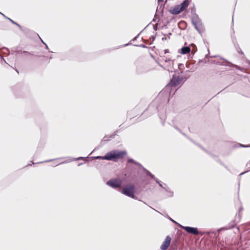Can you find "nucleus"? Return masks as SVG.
<instances>
[{
	"label": "nucleus",
	"instance_id": "nucleus-1",
	"mask_svg": "<svg viewBox=\"0 0 250 250\" xmlns=\"http://www.w3.org/2000/svg\"><path fill=\"white\" fill-rule=\"evenodd\" d=\"M126 154V151L125 150L114 149L108 152L103 156H97L91 157V158L93 159L106 160L117 162L118 160L124 158Z\"/></svg>",
	"mask_w": 250,
	"mask_h": 250
},
{
	"label": "nucleus",
	"instance_id": "nucleus-2",
	"mask_svg": "<svg viewBox=\"0 0 250 250\" xmlns=\"http://www.w3.org/2000/svg\"><path fill=\"white\" fill-rule=\"evenodd\" d=\"M127 163H132L135 165L138 166L140 167H141L142 170L146 173V175L149 176L151 179L155 180V181L158 184L159 186L161 187L162 188L166 189L167 184H162L161 181L158 180L157 178L155 177V175L153 174H152L148 170L146 169L145 167H144L139 162L135 161L132 158H129L127 160Z\"/></svg>",
	"mask_w": 250,
	"mask_h": 250
},
{
	"label": "nucleus",
	"instance_id": "nucleus-3",
	"mask_svg": "<svg viewBox=\"0 0 250 250\" xmlns=\"http://www.w3.org/2000/svg\"><path fill=\"white\" fill-rule=\"evenodd\" d=\"M191 0H184L180 4L171 7L169 10V12L173 15H176L181 12L186 10Z\"/></svg>",
	"mask_w": 250,
	"mask_h": 250
},
{
	"label": "nucleus",
	"instance_id": "nucleus-4",
	"mask_svg": "<svg viewBox=\"0 0 250 250\" xmlns=\"http://www.w3.org/2000/svg\"><path fill=\"white\" fill-rule=\"evenodd\" d=\"M121 193L129 197L134 199L135 187L133 184H127L121 190Z\"/></svg>",
	"mask_w": 250,
	"mask_h": 250
},
{
	"label": "nucleus",
	"instance_id": "nucleus-5",
	"mask_svg": "<svg viewBox=\"0 0 250 250\" xmlns=\"http://www.w3.org/2000/svg\"><path fill=\"white\" fill-rule=\"evenodd\" d=\"M179 225L180 226L181 228H182L184 230H185L186 232H187L188 233L193 234V235H203L205 234L209 235L211 232L210 231H205L204 232H200L198 231L197 228L188 227V226H183L180 224H179Z\"/></svg>",
	"mask_w": 250,
	"mask_h": 250
},
{
	"label": "nucleus",
	"instance_id": "nucleus-6",
	"mask_svg": "<svg viewBox=\"0 0 250 250\" xmlns=\"http://www.w3.org/2000/svg\"><path fill=\"white\" fill-rule=\"evenodd\" d=\"M106 184L113 188H117L122 186V181L119 178H112L107 181Z\"/></svg>",
	"mask_w": 250,
	"mask_h": 250
},
{
	"label": "nucleus",
	"instance_id": "nucleus-7",
	"mask_svg": "<svg viewBox=\"0 0 250 250\" xmlns=\"http://www.w3.org/2000/svg\"><path fill=\"white\" fill-rule=\"evenodd\" d=\"M183 79V77L182 76H176V75H173L168 84L172 87L177 86L180 83Z\"/></svg>",
	"mask_w": 250,
	"mask_h": 250
},
{
	"label": "nucleus",
	"instance_id": "nucleus-8",
	"mask_svg": "<svg viewBox=\"0 0 250 250\" xmlns=\"http://www.w3.org/2000/svg\"><path fill=\"white\" fill-rule=\"evenodd\" d=\"M211 57H212V58L219 57L221 60H222L224 61L225 62L229 63V64L228 65L230 67H234V68H236L237 69H240V67L238 65L234 64H233L232 63H231L230 62L228 61L227 60H226L225 58H222V57H220L219 56H217V55L213 56H211ZM216 64H218V65H225V66H227L228 65L227 64L224 63L223 62H216Z\"/></svg>",
	"mask_w": 250,
	"mask_h": 250
},
{
	"label": "nucleus",
	"instance_id": "nucleus-9",
	"mask_svg": "<svg viewBox=\"0 0 250 250\" xmlns=\"http://www.w3.org/2000/svg\"><path fill=\"white\" fill-rule=\"evenodd\" d=\"M171 240V237L169 235L167 236L160 247L161 249L162 250H167L170 244Z\"/></svg>",
	"mask_w": 250,
	"mask_h": 250
},
{
	"label": "nucleus",
	"instance_id": "nucleus-10",
	"mask_svg": "<svg viewBox=\"0 0 250 250\" xmlns=\"http://www.w3.org/2000/svg\"><path fill=\"white\" fill-rule=\"evenodd\" d=\"M187 43L185 42L184 46L179 50L178 53L183 55H185L189 53L191 51V48L189 46H187Z\"/></svg>",
	"mask_w": 250,
	"mask_h": 250
},
{
	"label": "nucleus",
	"instance_id": "nucleus-11",
	"mask_svg": "<svg viewBox=\"0 0 250 250\" xmlns=\"http://www.w3.org/2000/svg\"><path fill=\"white\" fill-rule=\"evenodd\" d=\"M235 226V224L234 222L232 221L228 225L218 229H217L218 234L222 230H228L229 229H231L233 228V227H234Z\"/></svg>",
	"mask_w": 250,
	"mask_h": 250
},
{
	"label": "nucleus",
	"instance_id": "nucleus-12",
	"mask_svg": "<svg viewBox=\"0 0 250 250\" xmlns=\"http://www.w3.org/2000/svg\"><path fill=\"white\" fill-rule=\"evenodd\" d=\"M118 131H116L114 132V133H113L111 135H108V136H105L103 140H102V142H107L108 141L110 140L111 139H113L115 138V136L117 135V133Z\"/></svg>",
	"mask_w": 250,
	"mask_h": 250
},
{
	"label": "nucleus",
	"instance_id": "nucleus-13",
	"mask_svg": "<svg viewBox=\"0 0 250 250\" xmlns=\"http://www.w3.org/2000/svg\"><path fill=\"white\" fill-rule=\"evenodd\" d=\"M191 21H193V22H198L199 25H201L202 22L201 20L200 19L199 16L197 14H194V15H192L191 17Z\"/></svg>",
	"mask_w": 250,
	"mask_h": 250
},
{
	"label": "nucleus",
	"instance_id": "nucleus-14",
	"mask_svg": "<svg viewBox=\"0 0 250 250\" xmlns=\"http://www.w3.org/2000/svg\"><path fill=\"white\" fill-rule=\"evenodd\" d=\"M0 14L5 19H6L9 20V21H10L11 23H12L13 24L17 25L21 30H22V27L19 23H17L16 22H15V21H14L13 20H12L10 18L6 17L4 14L2 13L1 12H0Z\"/></svg>",
	"mask_w": 250,
	"mask_h": 250
},
{
	"label": "nucleus",
	"instance_id": "nucleus-15",
	"mask_svg": "<svg viewBox=\"0 0 250 250\" xmlns=\"http://www.w3.org/2000/svg\"><path fill=\"white\" fill-rule=\"evenodd\" d=\"M189 46L191 48L190 52H191L192 56H193L194 55V54L197 51V47H196V45L194 44V43H191V44H190V45ZM191 57L192 58V57Z\"/></svg>",
	"mask_w": 250,
	"mask_h": 250
},
{
	"label": "nucleus",
	"instance_id": "nucleus-16",
	"mask_svg": "<svg viewBox=\"0 0 250 250\" xmlns=\"http://www.w3.org/2000/svg\"><path fill=\"white\" fill-rule=\"evenodd\" d=\"M196 145H197L199 147H200L204 151L206 152L207 154H208L209 155L211 156V157H216L214 155L212 154L211 153H210L208 150H207L206 148L202 146L201 145L199 144H195Z\"/></svg>",
	"mask_w": 250,
	"mask_h": 250
},
{
	"label": "nucleus",
	"instance_id": "nucleus-17",
	"mask_svg": "<svg viewBox=\"0 0 250 250\" xmlns=\"http://www.w3.org/2000/svg\"><path fill=\"white\" fill-rule=\"evenodd\" d=\"M166 2H165V3H162L161 4H159V5L158 6V7L157 8L156 12L158 11V10H160L161 11V12L162 13H163V11L164 9V6H165Z\"/></svg>",
	"mask_w": 250,
	"mask_h": 250
},
{
	"label": "nucleus",
	"instance_id": "nucleus-18",
	"mask_svg": "<svg viewBox=\"0 0 250 250\" xmlns=\"http://www.w3.org/2000/svg\"><path fill=\"white\" fill-rule=\"evenodd\" d=\"M202 28V25H198L197 26H195V29L201 35L202 34V31H203Z\"/></svg>",
	"mask_w": 250,
	"mask_h": 250
},
{
	"label": "nucleus",
	"instance_id": "nucleus-19",
	"mask_svg": "<svg viewBox=\"0 0 250 250\" xmlns=\"http://www.w3.org/2000/svg\"><path fill=\"white\" fill-rule=\"evenodd\" d=\"M166 191L168 193V197H171L173 196V192L171 191L170 190H169L168 188H167L165 189Z\"/></svg>",
	"mask_w": 250,
	"mask_h": 250
},
{
	"label": "nucleus",
	"instance_id": "nucleus-20",
	"mask_svg": "<svg viewBox=\"0 0 250 250\" xmlns=\"http://www.w3.org/2000/svg\"><path fill=\"white\" fill-rule=\"evenodd\" d=\"M194 14H196V8L194 6H193L191 8V15H194Z\"/></svg>",
	"mask_w": 250,
	"mask_h": 250
},
{
	"label": "nucleus",
	"instance_id": "nucleus-21",
	"mask_svg": "<svg viewBox=\"0 0 250 250\" xmlns=\"http://www.w3.org/2000/svg\"><path fill=\"white\" fill-rule=\"evenodd\" d=\"M24 56H28V55H33L32 54H31L30 52L26 51H23V54Z\"/></svg>",
	"mask_w": 250,
	"mask_h": 250
},
{
	"label": "nucleus",
	"instance_id": "nucleus-22",
	"mask_svg": "<svg viewBox=\"0 0 250 250\" xmlns=\"http://www.w3.org/2000/svg\"><path fill=\"white\" fill-rule=\"evenodd\" d=\"M22 54H23V51H22V50H17L15 51L16 55H21Z\"/></svg>",
	"mask_w": 250,
	"mask_h": 250
},
{
	"label": "nucleus",
	"instance_id": "nucleus-23",
	"mask_svg": "<svg viewBox=\"0 0 250 250\" xmlns=\"http://www.w3.org/2000/svg\"><path fill=\"white\" fill-rule=\"evenodd\" d=\"M134 45L136 46L144 48H148V47L146 46V45H145L144 44H140V45Z\"/></svg>",
	"mask_w": 250,
	"mask_h": 250
},
{
	"label": "nucleus",
	"instance_id": "nucleus-24",
	"mask_svg": "<svg viewBox=\"0 0 250 250\" xmlns=\"http://www.w3.org/2000/svg\"><path fill=\"white\" fill-rule=\"evenodd\" d=\"M237 145L239 146L242 147H250V144L249 145H242V144H238Z\"/></svg>",
	"mask_w": 250,
	"mask_h": 250
},
{
	"label": "nucleus",
	"instance_id": "nucleus-25",
	"mask_svg": "<svg viewBox=\"0 0 250 250\" xmlns=\"http://www.w3.org/2000/svg\"><path fill=\"white\" fill-rule=\"evenodd\" d=\"M218 163H219L221 165L223 166L224 167H225L226 168L228 169V167L227 166H225L224 164H223V163L220 161L219 159H216V160Z\"/></svg>",
	"mask_w": 250,
	"mask_h": 250
},
{
	"label": "nucleus",
	"instance_id": "nucleus-26",
	"mask_svg": "<svg viewBox=\"0 0 250 250\" xmlns=\"http://www.w3.org/2000/svg\"><path fill=\"white\" fill-rule=\"evenodd\" d=\"M174 127L178 131H179L180 133H182L183 135H184V136H186V134L184 133H182V131L181 130V129L180 128H179L177 126H174Z\"/></svg>",
	"mask_w": 250,
	"mask_h": 250
},
{
	"label": "nucleus",
	"instance_id": "nucleus-27",
	"mask_svg": "<svg viewBox=\"0 0 250 250\" xmlns=\"http://www.w3.org/2000/svg\"><path fill=\"white\" fill-rule=\"evenodd\" d=\"M149 40L152 41V42L150 43V44H152L153 42L155 40V37L154 36H151L150 37Z\"/></svg>",
	"mask_w": 250,
	"mask_h": 250
},
{
	"label": "nucleus",
	"instance_id": "nucleus-28",
	"mask_svg": "<svg viewBox=\"0 0 250 250\" xmlns=\"http://www.w3.org/2000/svg\"><path fill=\"white\" fill-rule=\"evenodd\" d=\"M87 158V157H80L77 158H76L75 160H84Z\"/></svg>",
	"mask_w": 250,
	"mask_h": 250
},
{
	"label": "nucleus",
	"instance_id": "nucleus-29",
	"mask_svg": "<svg viewBox=\"0 0 250 250\" xmlns=\"http://www.w3.org/2000/svg\"><path fill=\"white\" fill-rule=\"evenodd\" d=\"M191 23L192 24V25L194 26V28H195V26H197L198 25H199V23L198 22H193V21H191Z\"/></svg>",
	"mask_w": 250,
	"mask_h": 250
},
{
	"label": "nucleus",
	"instance_id": "nucleus-30",
	"mask_svg": "<svg viewBox=\"0 0 250 250\" xmlns=\"http://www.w3.org/2000/svg\"><path fill=\"white\" fill-rule=\"evenodd\" d=\"M249 165H250V163H248L247 165V166H249ZM249 171H250V169L249 170L245 171H244L243 172H242L240 175H242L244 174V173H246V172H248Z\"/></svg>",
	"mask_w": 250,
	"mask_h": 250
},
{
	"label": "nucleus",
	"instance_id": "nucleus-31",
	"mask_svg": "<svg viewBox=\"0 0 250 250\" xmlns=\"http://www.w3.org/2000/svg\"><path fill=\"white\" fill-rule=\"evenodd\" d=\"M154 103H153V104H151L150 105H149L148 106V107H147V108L146 109V110H149V109H150L152 106H153V104H154Z\"/></svg>",
	"mask_w": 250,
	"mask_h": 250
},
{
	"label": "nucleus",
	"instance_id": "nucleus-32",
	"mask_svg": "<svg viewBox=\"0 0 250 250\" xmlns=\"http://www.w3.org/2000/svg\"><path fill=\"white\" fill-rule=\"evenodd\" d=\"M179 25L180 24H182V25H184V26H186V22L185 21H181L179 24Z\"/></svg>",
	"mask_w": 250,
	"mask_h": 250
},
{
	"label": "nucleus",
	"instance_id": "nucleus-33",
	"mask_svg": "<svg viewBox=\"0 0 250 250\" xmlns=\"http://www.w3.org/2000/svg\"><path fill=\"white\" fill-rule=\"evenodd\" d=\"M169 220H170L171 222L175 223V224H178V223H177L175 221H174V220H173L172 218H171L170 217H169L168 218Z\"/></svg>",
	"mask_w": 250,
	"mask_h": 250
},
{
	"label": "nucleus",
	"instance_id": "nucleus-34",
	"mask_svg": "<svg viewBox=\"0 0 250 250\" xmlns=\"http://www.w3.org/2000/svg\"><path fill=\"white\" fill-rule=\"evenodd\" d=\"M140 34H139L137 36H136L135 37H134L132 40V41H135V40H136V39L138 38V36H139Z\"/></svg>",
	"mask_w": 250,
	"mask_h": 250
},
{
	"label": "nucleus",
	"instance_id": "nucleus-35",
	"mask_svg": "<svg viewBox=\"0 0 250 250\" xmlns=\"http://www.w3.org/2000/svg\"><path fill=\"white\" fill-rule=\"evenodd\" d=\"M163 35H164V36L165 37H163V38L162 39V41H165V40H167V37H166V35H166V34H163Z\"/></svg>",
	"mask_w": 250,
	"mask_h": 250
},
{
	"label": "nucleus",
	"instance_id": "nucleus-36",
	"mask_svg": "<svg viewBox=\"0 0 250 250\" xmlns=\"http://www.w3.org/2000/svg\"><path fill=\"white\" fill-rule=\"evenodd\" d=\"M168 52H169V50H168V49H165V50H164V54H167V53H168Z\"/></svg>",
	"mask_w": 250,
	"mask_h": 250
},
{
	"label": "nucleus",
	"instance_id": "nucleus-37",
	"mask_svg": "<svg viewBox=\"0 0 250 250\" xmlns=\"http://www.w3.org/2000/svg\"><path fill=\"white\" fill-rule=\"evenodd\" d=\"M239 49L240 51H238L239 52H240L242 55H244V54L243 52L240 49V48L239 47Z\"/></svg>",
	"mask_w": 250,
	"mask_h": 250
},
{
	"label": "nucleus",
	"instance_id": "nucleus-38",
	"mask_svg": "<svg viewBox=\"0 0 250 250\" xmlns=\"http://www.w3.org/2000/svg\"><path fill=\"white\" fill-rule=\"evenodd\" d=\"M164 0H158V2L160 4V2H163Z\"/></svg>",
	"mask_w": 250,
	"mask_h": 250
},
{
	"label": "nucleus",
	"instance_id": "nucleus-39",
	"mask_svg": "<svg viewBox=\"0 0 250 250\" xmlns=\"http://www.w3.org/2000/svg\"><path fill=\"white\" fill-rule=\"evenodd\" d=\"M0 58H1V59H2L3 60V61H4V62H5V63H6V62L5 60L3 59V57H2L0 54Z\"/></svg>",
	"mask_w": 250,
	"mask_h": 250
},
{
	"label": "nucleus",
	"instance_id": "nucleus-40",
	"mask_svg": "<svg viewBox=\"0 0 250 250\" xmlns=\"http://www.w3.org/2000/svg\"><path fill=\"white\" fill-rule=\"evenodd\" d=\"M170 61V59H166V60H165V62H169V61Z\"/></svg>",
	"mask_w": 250,
	"mask_h": 250
},
{
	"label": "nucleus",
	"instance_id": "nucleus-41",
	"mask_svg": "<svg viewBox=\"0 0 250 250\" xmlns=\"http://www.w3.org/2000/svg\"><path fill=\"white\" fill-rule=\"evenodd\" d=\"M52 161H53V160L51 159V160H48L45 161L43 162H51Z\"/></svg>",
	"mask_w": 250,
	"mask_h": 250
},
{
	"label": "nucleus",
	"instance_id": "nucleus-42",
	"mask_svg": "<svg viewBox=\"0 0 250 250\" xmlns=\"http://www.w3.org/2000/svg\"><path fill=\"white\" fill-rule=\"evenodd\" d=\"M159 116L160 120H163V117H162L161 115H160V114H159Z\"/></svg>",
	"mask_w": 250,
	"mask_h": 250
},
{
	"label": "nucleus",
	"instance_id": "nucleus-43",
	"mask_svg": "<svg viewBox=\"0 0 250 250\" xmlns=\"http://www.w3.org/2000/svg\"><path fill=\"white\" fill-rule=\"evenodd\" d=\"M129 44H131V43H126V44H125L124 45H123L124 46H127V45H128Z\"/></svg>",
	"mask_w": 250,
	"mask_h": 250
},
{
	"label": "nucleus",
	"instance_id": "nucleus-44",
	"mask_svg": "<svg viewBox=\"0 0 250 250\" xmlns=\"http://www.w3.org/2000/svg\"><path fill=\"white\" fill-rule=\"evenodd\" d=\"M153 28H154V30H157V27L156 26H154Z\"/></svg>",
	"mask_w": 250,
	"mask_h": 250
},
{
	"label": "nucleus",
	"instance_id": "nucleus-45",
	"mask_svg": "<svg viewBox=\"0 0 250 250\" xmlns=\"http://www.w3.org/2000/svg\"><path fill=\"white\" fill-rule=\"evenodd\" d=\"M171 33H169L167 35V36H168V38H170V36L171 35Z\"/></svg>",
	"mask_w": 250,
	"mask_h": 250
},
{
	"label": "nucleus",
	"instance_id": "nucleus-46",
	"mask_svg": "<svg viewBox=\"0 0 250 250\" xmlns=\"http://www.w3.org/2000/svg\"><path fill=\"white\" fill-rule=\"evenodd\" d=\"M40 39L42 41V43H43L44 45L46 44L45 42H44L42 40V39L40 38Z\"/></svg>",
	"mask_w": 250,
	"mask_h": 250
},
{
	"label": "nucleus",
	"instance_id": "nucleus-47",
	"mask_svg": "<svg viewBox=\"0 0 250 250\" xmlns=\"http://www.w3.org/2000/svg\"><path fill=\"white\" fill-rule=\"evenodd\" d=\"M45 48H46V49H47V50H48V49H49V48H48V47L47 45V44H45Z\"/></svg>",
	"mask_w": 250,
	"mask_h": 250
},
{
	"label": "nucleus",
	"instance_id": "nucleus-48",
	"mask_svg": "<svg viewBox=\"0 0 250 250\" xmlns=\"http://www.w3.org/2000/svg\"><path fill=\"white\" fill-rule=\"evenodd\" d=\"M83 163H80V164L78 165V166H81V165H83Z\"/></svg>",
	"mask_w": 250,
	"mask_h": 250
},
{
	"label": "nucleus",
	"instance_id": "nucleus-49",
	"mask_svg": "<svg viewBox=\"0 0 250 250\" xmlns=\"http://www.w3.org/2000/svg\"><path fill=\"white\" fill-rule=\"evenodd\" d=\"M15 70H16L18 73H19V71L18 70V69H17L15 68Z\"/></svg>",
	"mask_w": 250,
	"mask_h": 250
},
{
	"label": "nucleus",
	"instance_id": "nucleus-50",
	"mask_svg": "<svg viewBox=\"0 0 250 250\" xmlns=\"http://www.w3.org/2000/svg\"><path fill=\"white\" fill-rule=\"evenodd\" d=\"M155 21V19L154 18L152 20V21Z\"/></svg>",
	"mask_w": 250,
	"mask_h": 250
},
{
	"label": "nucleus",
	"instance_id": "nucleus-51",
	"mask_svg": "<svg viewBox=\"0 0 250 250\" xmlns=\"http://www.w3.org/2000/svg\"><path fill=\"white\" fill-rule=\"evenodd\" d=\"M158 64H159V66H160L161 67H163L162 65H161L160 63H158Z\"/></svg>",
	"mask_w": 250,
	"mask_h": 250
},
{
	"label": "nucleus",
	"instance_id": "nucleus-52",
	"mask_svg": "<svg viewBox=\"0 0 250 250\" xmlns=\"http://www.w3.org/2000/svg\"><path fill=\"white\" fill-rule=\"evenodd\" d=\"M143 42H144L145 43H146V41H144V40H143Z\"/></svg>",
	"mask_w": 250,
	"mask_h": 250
},
{
	"label": "nucleus",
	"instance_id": "nucleus-53",
	"mask_svg": "<svg viewBox=\"0 0 250 250\" xmlns=\"http://www.w3.org/2000/svg\"><path fill=\"white\" fill-rule=\"evenodd\" d=\"M189 140H191V142H192L194 143V142L193 141V140H192L191 139H189Z\"/></svg>",
	"mask_w": 250,
	"mask_h": 250
},
{
	"label": "nucleus",
	"instance_id": "nucleus-54",
	"mask_svg": "<svg viewBox=\"0 0 250 250\" xmlns=\"http://www.w3.org/2000/svg\"><path fill=\"white\" fill-rule=\"evenodd\" d=\"M181 65V64H178V67H179L180 65Z\"/></svg>",
	"mask_w": 250,
	"mask_h": 250
},
{
	"label": "nucleus",
	"instance_id": "nucleus-55",
	"mask_svg": "<svg viewBox=\"0 0 250 250\" xmlns=\"http://www.w3.org/2000/svg\"><path fill=\"white\" fill-rule=\"evenodd\" d=\"M186 67H188V65H186Z\"/></svg>",
	"mask_w": 250,
	"mask_h": 250
},
{
	"label": "nucleus",
	"instance_id": "nucleus-56",
	"mask_svg": "<svg viewBox=\"0 0 250 250\" xmlns=\"http://www.w3.org/2000/svg\"><path fill=\"white\" fill-rule=\"evenodd\" d=\"M186 67H188V65H186Z\"/></svg>",
	"mask_w": 250,
	"mask_h": 250
},
{
	"label": "nucleus",
	"instance_id": "nucleus-57",
	"mask_svg": "<svg viewBox=\"0 0 250 250\" xmlns=\"http://www.w3.org/2000/svg\"><path fill=\"white\" fill-rule=\"evenodd\" d=\"M216 234H217V233H216V232H215V233H214L215 235H216Z\"/></svg>",
	"mask_w": 250,
	"mask_h": 250
}]
</instances>
